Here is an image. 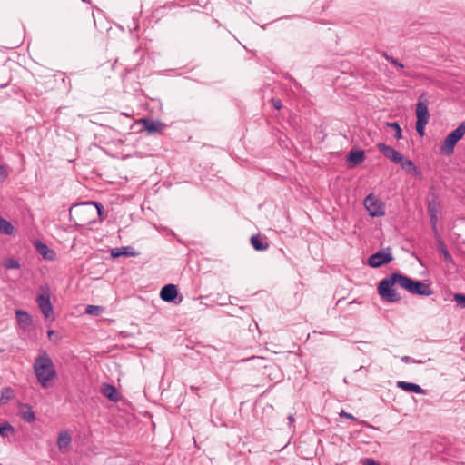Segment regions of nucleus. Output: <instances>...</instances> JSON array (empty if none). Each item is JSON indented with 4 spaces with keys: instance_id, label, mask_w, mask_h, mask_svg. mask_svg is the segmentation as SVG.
<instances>
[{
    "instance_id": "f257e3e1",
    "label": "nucleus",
    "mask_w": 465,
    "mask_h": 465,
    "mask_svg": "<svg viewBox=\"0 0 465 465\" xmlns=\"http://www.w3.org/2000/svg\"><path fill=\"white\" fill-rule=\"evenodd\" d=\"M395 285L408 291L411 294L430 296L433 293L429 284L395 272L384 278L379 283L378 292L383 300L389 302H398L401 301L400 294L394 289Z\"/></svg>"
},
{
    "instance_id": "f03ea898",
    "label": "nucleus",
    "mask_w": 465,
    "mask_h": 465,
    "mask_svg": "<svg viewBox=\"0 0 465 465\" xmlns=\"http://www.w3.org/2000/svg\"><path fill=\"white\" fill-rule=\"evenodd\" d=\"M33 370L42 388H49L57 375L53 360L45 351H40L35 357Z\"/></svg>"
},
{
    "instance_id": "7ed1b4c3",
    "label": "nucleus",
    "mask_w": 465,
    "mask_h": 465,
    "mask_svg": "<svg viewBox=\"0 0 465 465\" xmlns=\"http://www.w3.org/2000/svg\"><path fill=\"white\" fill-rule=\"evenodd\" d=\"M465 134V122H462L454 131L449 134L441 147L440 151L445 155H450L454 152V147L456 143L464 136Z\"/></svg>"
},
{
    "instance_id": "20e7f679",
    "label": "nucleus",
    "mask_w": 465,
    "mask_h": 465,
    "mask_svg": "<svg viewBox=\"0 0 465 465\" xmlns=\"http://www.w3.org/2000/svg\"><path fill=\"white\" fill-rule=\"evenodd\" d=\"M364 207L371 217H380L385 214V204L373 193H370L364 199Z\"/></svg>"
},
{
    "instance_id": "39448f33",
    "label": "nucleus",
    "mask_w": 465,
    "mask_h": 465,
    "mask_svg": "<svg viewBox=\"0 0 465 465\" xmlns=\"http://www.w3.org/2000/svg\"><path fill=\"white\" fill-rule=\"evenodd\" d=\"M41 293L36 297V303L45 319L53 317L54 309L50 302L49 289L46 286L40 288Z\"/></svg>"
},
{
    "instance_id": "423d86ee",
    "label": "nucleus",
    "mask_w": 465,
    "mask_h": 465,
    "mask_svg": "<svg viewBox=\"0 0 465 465\" xmlns=\"http://www.w3.org/2000/svg\"><path fill=\"white\" fill-rule=\"evenodd\" d=\"M393 260L389 251H380L371 254L368 259V264L372 268H378L383 264L389 263Z\"/></svg>"
},
{
    "instance_id": "0eeeda50",
    "label": "nucleus",
    "mask_w": 465,
    "mask_h": 465,
    "mask_svg": "<svg viewBox=\"0 0 465 465\" xmlns=\"http://www.w3.org/2000/svg\"><path fill=\"white\" fill-rule=\"evenodd\" d=\"M417 121L429 122L430 114L428 110V101L424 94H421L416 104Z\"/></svg>"
},
{
    "instance_id": "6e6552de",
    "label": "nucleus",
    "mask_w": 465,
    "mask_h": 465,
    "mask_svg": "<svg viewBox=\"0 0 465 465\" xmlns=\"http://www.w3.org/2000/svg\"><path fill=\"white\" fill-rule=\"evenodd\" d=\"M379 151L388 159L395 163L402 162V155L392 147L386 145L385 143H378Z\"/></svg>"
},
{
    "instance_id": "1a4fd4ad",
    "label": "nucleus",
    "mask_w": 465,
    "mask_h": 465,
    "mask_svg": "<svg viewBox=\"0 0 465 465\" xmlns=\"http://www.w3.org/2000/svg\"><path fill=\"white\" fill-rule=\"evenodd\" d=\"M15 315L17 319L18 325L24 330L27 331L31 327L33 323V319L31 315L25 311L17 309L15 310Z\"/></svg>"
},
{
    "instance_id": "9d476101",
    "label": "nucleus",
    "mask_w": 465,
    "mask_h": 465,
    "mask_svg": "<svg viewBox=\"0 0 465 465\" xmlns=\"http://www.w3.org/2000/svg\"><path fill=\"white\" fill-rule=\"evenodd\" d=\"M177 295L178 290L174 284H167L160 292L161 299L167 302H173Z\"/></svg>"
},
{
    "instance_id": "9b49d317",
    "label": "nucleus",
    "mask_w": 465,
    "mask_h": 465,
    "mask_svg": "<svg viewBox=\"0 0 465 465\" xmlns=\"http://www.w3.org/2000/svg\"><path fill=\"white\" fill-rule=\"evenodd\" d=\"M396 386L407 392H414L421 395L426 394L425 390H423L420 385L415 383L399 381H397Z\"/></svg>"
},
{
    "instance_id": "f8f14e48",
    "label": "nucleus",
    "mask_w": 465,
    "mask_h": 465,
    "mask_svg": "<svg viewBox=\"0 0 465 465\" xmlns=\"http://www.w3.org/2000/svg\"><path fill=\"white\" fill-rule=\"evenodd\" d=\"M35 248H36L37 252L45 260L54 261L56 257L55 252L54 250L50 249L46 244L43 243L42 242H36Z\"/></svg>"
},
{
    "instance_id": "ddd939ff",
    "label": "nucleus",
    "mask_w": 465,
    "mask_h": 465,
    "mask_svg": "<svg viewBox=\"0 0 465 465\" xmlns=\"http://www.w3.org/2000/svg\"><path fill=\"white\" fill-rule=\"evenodd\" d=\"M111 255L114 258H118L120 256H127V257H134L137 255L135 251L131 246H125L121 248H115L112 250Z\"/></svg>"
},
{
    "instance_id": "4468645a",
    "label": "nucleus",
    "mask_w": 465,
    "mask_h": 465,
    "mask_svg": "<svg viewBox=\"0 0 465 465\" xmlns=\"http://www.w3.org/2000/svg\"><path fill=\"white\" fill-rule=\"evenodd\" d=\"M141 123L144 130L149 133L160 132L163 124L159 121H153L150 119H142Z\"/></svg>"
},
{
    "instance_id": "2eb2a0df",
    "label": "nucleus",
    "mask_w": 465,
    "mask_h": 465,
    "mask_svg": "<svg viewBox=\"0 0 465 465\" xmlns=\"http://www.w3.org/2000/svg\"><path fill=\"white\" fill-rule=\"evenodd\" d=\"M103 395L106 398H108L112 401H119V394L116 391V389L110 384H104L101 390Z\"/></svg>"
},
{
    "instance_id": "dca6fc26",
    "label": "nucleus",
    "mask_w": 465,
    "mask_h": 465,
    "mask_svg": "<svg viewBox=\"0 0 465 465\" xmlns=\"http://www.w3.org/2000/svg\"><path fill=\"white\" fill-rule=\"evenodd\" d=\"M364 158L365 154L362 150L351 151L348 154V161L351 163V166L361 163L364 161Z\"/></svg>"
},
{
    "instance_id": "f3484780",
    "label": "nucleus",
    "mask_w": 465,
    "mask_h": 465,
    "mask_svg": "<svg viewBox=\"0 0 465 465\" xmlns=\"http://www.w3.org/2000/svg\"><path fill=\"white\" fill-rule=\"evenodd\" d=\"M21 417L27 422H33L35 420V412L27 404H22L19 408Z\"/></svg>"
},
{
    "instance_id": "a211bd4d",
    "label": "nucleus",
    "mask_w": 465,
    "mask_h": 465,
    "mask_svg": "<svg viewBox=\"0 0 465 465\" xmlns=\"http://www.w3.org/2000/svg\"><path fill=\"white\" fill-rule=\"evenodd\" d=\"M251 243L256 251H265L269 248V244L266 242H263L259 235L252 236Z\"/></svg>"
},
{
    "instance_id": "6ab92c4d",
    "label": "nucleus",
    "mask_w": 465,
    "mask_h": 465,
    "mask_svg": "<svg viewBox=\"0 0 465 465\" xmlns=\"http://www.w3.org/2000/svg\"><path fill=\"white\" fill-rule=\"evenodd\" d=\"M71 436L67 431L60 432L58 436L57 445L60 450L67 448L71 443Z\"/></svg>"
},
{
    "instance_id": "aec40b11",
    "label": "nucleus",
    "mask_w": 465,
    "mask_h": 465,
    "mask_svg": "<svg viewBox=\"0 0 465 465\" xmlns=\"http://www.w3.org/2000/svg\"><path fill=\"white\" fill-rule=\"evenodd\" d=\"M14 230L15 228L10 222L0 217V233L11 235Z\"/></svg>"
},
{
    "instance_id": "412c9836",
    "label": "nucleus",
    "mask_w": 465,
    "mask_h": 465,
    "mask_svg": "<svg viewBox=\"0 0 465 465\" xmlns=\"http://www.w3.org/2000/svg\"><path fill=\"white\" fill-rule=\"evenodd\" d=\"M13 397V390L10 387H5L1 391L0 403H6Z\"/></svg>"
},
{
    "instance_id": "4be33fe9",
    "label": "nucleus",
    "mask_w": 465,
    "mask_h": 465,
    "mask_svg": "<svg viewBox=\"0 0 465 465\" xmlns=\"http://www.w3.org/2000/svg\"><path fill=\"white\" fill-rule=\"evenodd\" d=\"M400 163H401V168L408 173H412V172L416 171V167L414 166L412 161H411V160H408V159L404 160L402 158V162H401Z\"/></svg>"
},
{
    "instance_id": "5701e85b",
    "label": "nucleus",
    "mask_w": 465,
    "mask_h": 465,
    "mask_svg": "<svg viewBox=\"0 0 465 465\" xmlns=\"http://www.w3.org/2000/svg\"><path fill=\"white\" fill-rule=\"evenodd\" d=\"M4 266L8 270L18 269L20 268V263L15 258H8L4 262Z\"/></svg>"
},
{
    "instance_id": "b1692460",
    "label": "nucleus",
    "mask_w": 465,
    "mask_h": 465,
    "mask_svg": "<svg viewBox=\"0 0 465 465\" xmlns=\"http://www.w3.org/2000/svg\"><path fill=\"white\" fill-rule=\"evenodd\" d=\"M103 311V307L96 305H88L85 308V313L90 315H99Z\"/></svg>"
},
{
    "instance_id": "393cba45",
    "label": "nucleus",
    "mask_w": 465,
    "mask_h": 465,
    "mask_svg": "<svg viewBox=\"0 0 465 465\" xmlns=\"http://www.w3.org/2000/svg\"><path fill=\"white\" fill-rule=\"evenodd\" d=\"M386 124L388 127H391L393 129V131H395V134H394L395 139L399 140L402 137L401 136V128L397 122L387 123Z\"/></svg>"
},
{
    "instance_id": "a878e982",
    "label": "nucleus",
    "mask_w": 465,
    "mask_h": 465,
    "mask_svg": "<svg viewBox=\"0 0 465 465\" xmlns=\"http://www.w3.org/2000/svg\"><path fill=\"white\" fill-rule=\"evenodd\" d=\"M8 432H14V428L9 423H5L4 425H0V435L3 437L8 436Z\"/></svg>"
},
{
    "instance_id": "bb28decb",
    "label": "nucleus",
    "mask_w": 465,
    "mask_h": 465,
    "mask_svg": "<svg viewBox=\"0 0 465 465\" xmlns=\"http://www.w3.org/2000/svg\"><path fill=\"white\" fill-rule=\"evenodd\" d=\"M439 213V203L435 201H431L428 204V213L438 215Z\"/></svg>"
},
{
    "instance_id": "cd10ccee",
    "label": "nucleus",
    "mask_w": 465,
    "mask_h": 465,
    "mask_svg": "<svg viewBox=\"0 0 465 465\" xmlns=\"http://www.w3.org/2000/svg\"><path fill=\"white\" fill-rule=\"evenodd\" d=\"M83 206L84 207H95L96 209V212L98 213L99 216L102 215V213L104 211V207L101 203H95V202H90V203H83Z\"/></svg>"
},
{
    "instance_id": "c85d7f7f",
    "label": "nucleus",
    "mask_w": 465,
    "mask_h": 465,
    "mask_svg": "<svg viewBox=\"0 0 465 465\" xmlns=\"http://www.w3.org/2000/svg\"><path fill=\"white\" fill-rule=\"evenodd\" d=\"M453 299L459 307L465 308V294L456 293L454 294Z\"/></svg>"
},
{
    "instance_id": "c756f323",
    "label": "nucleus",
    "mask_w": 465,
    "mask_h": 465,
    "mask_svg": "<svg viewBox=\"0 0 465 465\" xmlns=\"http://www.w3.org/2000/svg\"><path fill=\"white\" fill-rule=\"evenodd\" d=\"M383 56L387 61L391 62L393 65H395L401 69H402L404 67V65L402 64H401L397 59L389 55L387 53H383Z\"/></svg>"
},
{
    "instance_id": "7c9ffc66",
    "label": "nucleus",
    "mask_w": 465,
    "mask_h": 465,
    "mask_svg": "<svg viewBox=\"0 0 465 465\" xmlns=\"http://www.w3.org/2000/svg\"><path fill=\"white\" fill-rule=\"evenodd\" d=\"M427 124H428L427 122H421V121L416 122V131L420 136L424 135V130H425V126L427 125Z\"/></svg>"
},
{
    "instance_id": "2f4dec72",
    "label": "nucleus",
    "mask_w": 465,
    "mask_h": 465,
    "mask_svg": "<svg viewBox=\"0 0 465 465\" xmlns=\"http://www.w3.org/2000/svg\"><path fill=\"white\" fill-rule=\"evenodd\" d=\"M440 252L444 257V259L447 261V262H451L452 261V257L450 255V253L449 252V251L444 247L442 246L440 248Z\"/></svg>"
},
{
    "instance_id": "473e14b6",
    "label": "nucleus",
    "mask_w": 465,
    "mask_h": 465,
    "mask_svg": "<svg viewBox=\"0 0 465 465\" xmlns=\"http://www.w3.org/2000/svg\"><path fill=\"white\" fill-rule=\"evenodd\" d=\"M429 215H430L432 230L434 232H436L437 231L438 215H433V214H429Z\"/></svg>"
},
{
    "instance_id": "72a5a7b5",
    "label": "nucleus",
    "mask_w": 465,
    "mask_h": 465,
    "mask_svg": "<svg viewBox=\"0 0 465 465\" xmlns=\"http://www.w3.org/2000/svg\"><path fill=\"white\" fill-rule=\"evenodd\" d=\"M272 104L273 107H274L275 109H277V110L281 109V108H282V102H281V100L276 99V98H272Z\"/></svg>"
},
{
    "instance_id": "f704fd0d",
    "label": "nucleus",
    "mask_w": 465,
    "mask_h": 465,
    "mask_svg": "<svg viewBox=\"0 0 465 465\" xmlns=\"http://www.w3.org/2000/svg\"><path fill=\"white\" fill-rule=\"evenodd\" d=\"M363 465H380V463L376 462L373 459L366 458L362 461Z\"/></svg>"
},
{
    "instance_id": "c9c22d12",
    "label": "nucleus",
    "mask_w": 465,
    "mask_h": 465,
    "mask_svg": "<svg viewBox=\"0 0 465 465\" xmlns=\"http://www.w3.org/2000/svg\"><path fill=\"white\" fill-rule=\"evenodd\" d=\"M340 416H341V417L347 418V419H351V420H355V418L353 417V415H351V413L345 412L344 411H342L340 413Z\"/></svg>"
},
{
    "instance_id": "e433bc0d",
    "label": "nucleus",
    "mask_w": 465,
    "mask_h": 465,
    "mask_svg": "<svg viewBox=\"0 0 465 465\" xmlns=\"http://www.w3.org/2000/svg\"><path fill=\"white\" fill-rule=\"evenodd\" d=\"M54 334V331H53V330H49L47 331V335H48L49 339H52Z\"/></svg>"
},
{
    "instance_id": "4c0bfd02",
    "label": "nucleus",
    "mask_w": 465,
    "mask_h": 465,
    "mask_svg": "<svg viewBox=\"0 0 465 465\" xmlns=\"http://www.w3.org/2000/svg\"><path fill=\"white\" fill-rule=\"evenodd\" d=\"M401 361H402L403 362L408 363V362L410 361V357H409V356H403V357L401 358Z\"/></svg>"
},
{
    "instance_id": "58836bf2",
    "label": "nucleus",
    "mask_w": 465,
    "mask_h": 465,
    "mask_svg": "<svg viewBox=\"0 0 465 465\" xmlns=\"http://www.w3.org/2000/svg\"><path fill=\"white\" fill-rule=\"evenodd\" d=\"M288 420H289L290 423H292V422H293V421H294V418H293V416H292V415H290V416L288 417Z\"/></svg>"
},
{
    "instance_id": "ea45409f",
    "label": "nucleus",
    "mask_w": 465,
    "mask_h": 465,
    "mask_svg": "<svg viewBox=\"0 0 465 465\" xmlns=\"http://www.w3.org/2000/svg\"><path fill=\"white\" fill-rule=\"evenodd\" d=\"M2 169V166L0 165V170Z\"/></svg>"
}]
</instances>
